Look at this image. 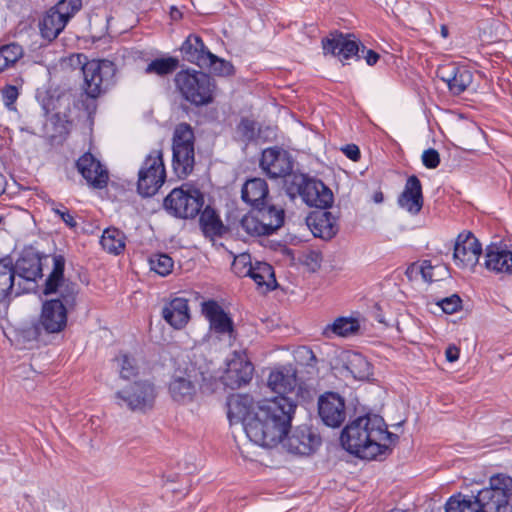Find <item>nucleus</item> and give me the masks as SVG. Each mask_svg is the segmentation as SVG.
<instances>
[{
	"label": "nucleus",
	"mask_w": 512,
	"mask_h": 512,
	"mask_svg": "<svg viewBox=\"0 0 512 512\" xmlns=\"http://www.w3.org/2000/svg\"><path fill=\"white\" fill-rule=\"evenodd\" d=\"M436 267L432 266L429 260H424L420 263H412L406 270V275L409 278L417 274H421L425 282L431 283L435 280L434 270Z\"/></svg>",
	"instance_id": "obj_46"
},
{
	"label": "nucleus",
	"mask_w": 512,
	"mask_h": 512,
	"mask_svg": "<svg viewBox=\"0 0 512 512\" xmlns=\"http://www.w3.org/2000/svg\"><path fill=\"white\" fill-rule=\"evenodd\" d=\"M166 179L161 151H153L147 156L138 173L137 190L144 197L155 195Z\"/></svg>",
	"instance_id": "obj_8"
},
{
	"label": "nucleus",
	"mask_w": 512,
	"mask_h": 512,
	"mask_svg": "<svg viewBox=\"0 0 512 512\" xmlns=\"http://www.w3.org/2000/svg\"><path fill=\"white\" fill-rule=\"evenodd\" d=\"M77 169L93 188L106 187L109 179L108 171L92 154L85 153L77 163Z\"/></svg>",
	"instance_id": "obj_20"
},
{
	"label": "nucleus",
	"mask_w": 512,
	"mask_h": 512,
	"mask_svg": "<svg viewBox=\"0 0 512 512\" xmlns=\"http://www.w3.org/2000/svg\"><path fill=\"white\" fill-rule=\"evenodd\" d=\"M343 367L356 380H367L372 375L370 362L360 353L346 351L342 354Z\"/></svg>",
	"instance_id": "obj_31"
},
{
	"label": "nucleus",
	"mask_w": 512,
	"mask_h": 512,
	"mask_svg": "<svg viewBox=\"0 0 512 512\" xmlns=\"http://www.w3.org/2000/svg\"><path fill=\"white\" fill-rule=\"evenodd\" d=\"M398 436L387 430L384 419L376 414L360 416L342 431L341 442L351 454L363 459H375L391 450Z\"/></svg>",
	"instance_id": "obj_2"
},
{
	"label": "nucleus",
	"mask_w": 512,
	"mask_h": 512,
	"mask_svg": "<svg viewBox=\"0 0 512 512\" xmlns=\"http://www.w3.org/2000/svg\"><path fill=\"white\" fill-rule=\"evenodd\" d=\"M360 329L359 321L352 317H338L331 324L323 328L322 335L331 339L337 337H349Z\"/></svg>",
	"instance_id": "obj_35"
},
{
	"label": "nucleus",
	"mask_w": 512,
	"mask_h": 512,
	"mask_svg": "<svg viewBox=\"0 0 512 512\" xmlns=\"http://www.w3.org/2000/svg\"><path fill=\"white\" fill-rule=\"evenodd\" d=\"M215 81L206 73L194 71V105H206L213 101Z\"/></svg>",
	"instance_id": "obj_33"
},
{
	"label": "nucleus",
	"mask_w": 512,
	"mask_h": 512,
	"mask_svg": "<svg viewBox=\"0 0 512 512\" xmlns=\"http://www.w3.org/2000/svg\"><path fill=\"white\" fill-rule=\"evenodd\" d=\"M81 7V0H60L45 13L40 21L41 35L49 41L54 40Z\"/></svg>",
	"instance_id": "obj_7"
},
{
	"label": "nucleus",
	"mask_w": 512,
	"mask_h": 512,
	"mask_svg": "<svg viewBox=\"0 0 512 512\" xmlns=\"http://www.w3.org/2000/svg\"><path fill=\"white\" fill-rule=\"evenodd\" d=\"M52 211L58 215L61 220L70 228H75L77 226V222L75 221L74 216L70 213L68 209H66L62 204H56L52 202Z\"/></svg>",
	"instance_id": "obj_51"
},
{
	"label": "nucleus",
	"mask_w": 512,
	"mask_h": 512,
	"mask_svg": "<svg viewBox=\"0 0 512 512\" xmlns=\"http://www.w3.org/2000/svg\"><path fill=\"white\" fill-rule=\"evenodd\" d=\"M170 16L173 20H178L182 17V14L177 8L172 7V9L170 11Z\"/></svg>",
	"instance_id": "obj_60"
},
{
	"label": "nucleus",
	"mask_w": 512,
	"mask_h": 512,
	"mask_svg": "<svg viewBox=\"0 0 512 512\" xmlns=\"http://www.w3.org/2000/svg\"><path fill=\"white\" fill-rule=\"evenodd\" d=\"M269 190L268 185L264 179L253 178L245 182L241 190L242 200L252 207H258L267 203V196Z\"/></svg>",
	"instance_id": "obj_32"
},
{
	"label": "nucleus",
	"mask_w": 512,
	"mask_h": 512,
	"mask_svg": "<svg viewBox=\"0 0 512 512\" xmlns=\"http://www.w3.org/2000/svg\"><path fill=\"white\" fill-rule=\"evenodd\" d=\"M14 268L15 275L17 274L19 279L25 281H35L42 275L41 260L35 254L21 257Z\"/></svg>",
	"instance_id": "obj_36"
},
{
	"label": "nucleus",
	"mask_w": 512,
	"mask_h": 512,
	"mask_svg": "<svg viewBox=\"0 0 512 512\" xmlns=\"http://www.w3.org/2000/svg\"><path fill=\"white\" fill-rule=\"evenodd\" d=\"M70 64L81 69L84 80L82 87L90 98H97L113 75V64L108 60H88L85 55L76 54L70 57Z\"/></svg>",
	"instance_id": "obj_4"
},
{
	"label": "nucleus",
	"mask_w": 512,
	"mask_h": 512,
	"mask_svg": "<svg viewBox=\"0 0 512 512\" xmlns=\"http://www.w3.org/2000/svg\"><path fill=\"white\" fill-rule=\"evenodd\" d=\"M178 66L179 60L175 57L157 58L147 65L145 73L165 76L176 70Z\"/></svg>",
	"instance_id": "obj_41"
},
{
	"label": "nucleus",
	"mask_w": 512,
	"mask_h": 512,
	"mask_svg": "<svg viewBox=\"0 0 512 512\" xmlns=\"http://www.w3.org/2000/svg\"><path fill=\"white\" fill-rule=\"evenodd\" d=\"M202 313L210 324V329L219 336L233 337L234 328L232 319L223 308L214 300L202 303Z\"/></svg>",
	"instance_id": "obj_21"
},
{
	"label": "nucleus",
	"mask_w": 512,
	"mask_h": 512,
	"mask_svg": "<svg viewBox=\"0 0 512 512\" xmlns=\"http://www.w3.org/2000/svg\"><path fill=\"white\" fill-rule=\"evenodd\" d=\"M164 320L175 329H182L190 320L189 300L175 298L162 309Z\"/></svg>",
	"instance_id": "obj_27"
},
{
	"label": "nucleus",
	"mask_w": 512,
	"mask_h": 512,
	"mask_svg": "<svg viewBox=\"0 0 512 512\" xmlns=\"http://www.w3.org/2000/svg\"><path fill=\"white\" fill-rule=\"evenodd\" d=\"M322 46L325 54L336 56L340 61L349 60L352 57L360 58V49L357 42L343 34H336L331 38L323 40ZM361 53H365L364 58L370 66L374 65L379 59L378 53L373 50H366L364 46L361 49Z\"/></svg>",
	"instance_id": "obj_11"
},
{
	"label": "nucleus",
	"mask_w": 512,
	"mask_h": 512,
	"mask_svg": "<svg viewBox=\"0 0 512 512\" xmlns=\"http://www.w3.org/2000/svg\"><path fill=\"white\" fill-rule=\"evenodd\" d=\"M297 404L289 396H277L258 402L253 419L247 423V437L263 447H275L291 428Z\"/></svg>",
	"instance_id": "obj_1"
},
{
	"label": "nucleus",
	"mask_w": 512,
	"mask_h": 512,
	"mask_svg": "<svg viewBox=\"0 0 512 512\" xmlns=\"http://www.w3.org/2000/svg\"><path fill=\"white\" fill-rule=\"evenodd\" d=\"M65 260L62 256H55L53 258V270L46 281L48 284V290H51L52 287H55V282L63 280V272H64Z\"/></svg>",
	"instance_id": "obj_49"
},
{
	"label": "nucleus",
	"mask_w": 512,
	"mask_h": 512,
	"mask_svg": "<svg viewBox=\"0 0 512 512\" xmlns=\"http://www.w3.org/2000/svg\"><path fill=\"white\" fill-rule=\"evenodd\" d=\"M398 205L412 215H417L423 206L422 185L415 176H410L398 198Z\"/></svg>",
	"instance_id": "obj_25"
},
{
	"label": "nucleus",
	"mask_w": 512,
	"mask_h": 512,
	"mask_svg": "<svg viewBox=\"0 0 512 512\" xmlns=\"http://www.w3.org/2000/svg\"><path fill=\"white\" fill-rule=\"evenodd\" d=\"M253 365L244 352H234L233 357L227 361V368L222 376L223 383L232 388H239L247 384L253 375Z\"/></svg>",
	"instance_id": "obj_14"
},
{
	"label": "nucleus",
	"mask_w": 512,
	"mask_h": 512,
	"mask_svg": "<svg viewBox=\"0 0 512 512\" xmlns=\"http://www.w3.org/2000/svg\"><path fill=\"white\" fill-rule=\"evenodd\" d=\"M6 180L5 177L0 174V196L5 192Z\"/></svg>",
	"instance_id": "obj_62"
},
{
	"label": "nucleus",
	"mask_w": 512,
	"mask_h": 512,
	"mask_svg": "<svg viewBox=\"0 0 512 512\" xmlns=\"http://www.w3.org/2000/svg\"><path fill=\"white\" fill-rule=\"evenodd\" d=\"M422 162L429 169L436 168L440 163L439 153L435 149L425 150L422 154Z\"/></svg>",
	"instance_id": "obj_53"
},
{
	"label": "nucleus",
	"mask_w": 512,
	"mask_h": 512,
	"mask_svg": "<svg viewBox=\"0 0 512 512\" xmlns=\"http://www.w3.org/2000/svg\"><path fill=\"white\" fill-rule=\"evenodd\" d=\"M100 243L108 253L118 255L125 249V236L117 228H107L102 234Z\"/></svg>",
	"instance_id": "obj_39"
},
{
	"label": "nucleus",
	"mask_w": 512,
	"mask_h": 512,
	"mask_svg": "<svg viewBox=\"0 0 512 512\" xmlns=\"http://www.w3.org/2000/svg\"><path fill=\"white\" fill-rule=\"evenodd\" d=\"M150 269L161 276L168 275L173 267V260L166 254H156L149 259Z\"/></svg>",
	"instance_id": "obj_47"
},
{
	"label": "nucleus",
	"mask_w": 512,
	"mask_h": 512,
	"mask_svg": "<svg viewBox=\"0 0 512 512\" xmlns=\"http://www.w3.org/2000/svg\"><path fill=\"white\" fill-rule=\"evenodd\" d=\"M485 267L495 273H512V251L497 245L486 248Z\"/></svg>",
	"instance_id": "obj_29"
},
{
	"label": "nucleus",
	"mask_w": 512,
	"mask_h": 512,
	"mask_svg": "<svg viewBox=\"0 0 512 512\" xmlns=\"http://www.w3.org/2000/svg\"><path fill=\"white\" fill-rule=\"evenodd\" d=\"M437 76L447 84L454 95L463 93L472 83V73L465 67L447 64L438 68Z\"/></svg>",
	"instance_id": "obj_22"
},
{
	"label": "nucleus",
	"mask_w": 512,
	"mask_h": 512,
	"mask_svg": "<svg viewBox=\"0 0 512 512\" xmlns=\"http://www.w3.org/2000/svg\"><path fill=\"white\" fill-rule=\"evenodd\" d=\"M321 444V438L309 426L301 425L294 428L284 442V447L289 453L309 456L313 454Z\"/></svg>",
	"instance_id": "obj_13"
},
{
	"label": "nucleus",
	"mask_w": 512,
	"mask_h": 512,
	"mask_svg": "<svg viewBox=\"0 0 512 512\" xmlns=\"http://www.w3.org/2000/svg\"><path fill=\"white\" fill-rule=\"evenodd\" d=\"M307 225L314 236L331 239L338 232L336 217L325 209L313 212L307 218Z\"/></svg>",
	"instance_id": "obj_26"
},
{
	"label": "nucleus",
	"mask_w": 512,
	"mask_h": 512,
	"mask_svg": "<svg viewBox=\"0 0 512 512\" xmlns=\"http://www.w3.org/2000/svg\"><path fill=\"white\" fill-rule=\"evenodd\" d=\"M240 227L251 236L269 235L258 213L257 216H244L240 222Z\"/></svg>",
	"instance_id": "obj_44"
},
{
	"label": "nucleus",
	"mask_w": 512,
	"mask_h": 512,
	"mask_svg": "<svg viewBox=\"0 0 512 512\" xmlns=\"http://www.w3.org/2000/svg\"><path fill=\"white\" fill-rule=\"evenodd\" d=\"M482 252L478 239L470 232L460 233L454 245L453 259L461 268H473Z\"/></svg>",
	"instance_id": "obj_15"
},
{
	"label": "nucleus",
	"mask_w": 512,
	"mask_h": 512,
	"mask_svg": "<svg viewBox=\"0 0 512 512\" xmlns=\"http://www.w3.org/2000/svg\"><path fill=\"white\" fill-rule=\"evenodd\" d=\"M382 199H383L382 194H377V195L375 196V201H376V202H381V201H382Z\"/></svg>",
	"instance_id": "obj_63"
},
{
	"label": "nucleus",
	"mask_w": 512,
	"mask_h": 512,
	"mask_svg": "<svg viewBox=\"0 0 512 512\" xmlns=\"http://www.w3.org/2000/svg\"><path fill=\"white\" fill-rule=\"evenodd\" d=\"M342 151L344 152V154L351 160L353 161H357L359 160L360 158V150L358 148V146L354 145V144H349V145H346Z\"/></svg>",
	"instance_id": "obj_56"
},
{
	"label": "nucleus",
	"mask_w": 512,
	"mask_h": 512,
	"mask_svg": "<svg viewBox=\"0 0 512 512\" xmlns=\"http://www.w3.org/2000/svg\"><path fill=\"white\" fill-rule=\"evenodd\" d=\"M296 355L298 358L305 359L307 361H315L316 357L311 349L308 347H301L296 351Z\"/></svg>",
	"instance_id": "obj_57"
},
{
	"label": "nucleus",
	"mask_w": 512,
	"mask_h": 512,
	"mask_svg": "<svg viewBox=\"0 0 512 512\" xmlns=\"http://www.w3.org/2000/svg\"><path fill=\"white\" fill-rule=\"evenodd\" d=\"M194 63L219 76H230L234 73L233 65L211 53L198 36H194Z\"/></svg>",
	"instance_id": "obj_18"
},
{
	"label": "nucleus",
	"mask_w": 512,
	"mask_h": 512,
	"mask_svg": "<svg viewBox=\"0 0 512 512\" xmlns=\"http://www.w3.org/2000/svg\"><path fill=\"white\" fill-rule=\"evenodd\" d=\"M176 90L181 97L187 101H192V73L189 69L178 72L174 79Z\"/></svg>",
	"instance_id": "obj_43"
},
{
	"label": "nucleus",
	"mask_w": 512,
	"mask_h": 512,
	"mask_svg": "<svg viewBox=\"0 0 512 512\" xmlns=\"http://www.w3.org/2000/svg\"><path fill=\"white\" fill-rule=\"evenodd\" d=\"M190 37L191 36H188L185 40V42L183 43V45L181 46V51L184 53V54H189L191 49H192V45L190 44Z\"/></svg>",
	"instance_id": "obj_59"
},
{
	"label": "nucleus",
	"mask_w": 512,
	"mask_h": 512,
	"mask_svg": "<svg viewBox=\"0 0 512 512\" xmlns=\"http://www.w3.org/2000/svg\"><path fill=\"white\" fill-rule=\"evenodd\" d=\"M483 512H512V478L503 474L492 476L489 487L478 492Z\"/></svg>",
	"instance_id": "obj_5"
},
{
	"label": "nucleus",
	"mask_w": 512,
	"mask_h": 512,
	"mask_svg": "<svg viewBox=\"0 0 512 512\" xmlns=\"http://www.w3.org/2000/svg\"><path fill=\"white\" fill-rule=\"evenodd\" d=\"M192 369L189 362L179 363L175 368L168 391L173 401L188 404L192 401Z\"/></svg>",
	"instance_id": "obj_16"
},
{
	"label": "nucleus",
	"mask_w": 512,
	"mask_h": 512,
	"mask_svg": "<svg viewBox=\"0 0 512 512\" xmlns=\"http://www.w3.org/2000/svg\"><path fill=\"white\" fill-rule=\"evenodd\" d=\"M44 293L46 295L52 293L57 294V298L50 299L49 301H59L64 306V309L69 310L72 309L76 304L78 286L69 280L63 279L55 282V287H52L51 290H48V284H46Z\"/></svg>",
	"instance_id": "obj_34"
},
{
	"label": "nucleus",
	"mask_w": 512,
	"mask_h": 512,
	"mask_svg": "<svg viewBox=\"0 0 512 512\" xmlns=\"http://www.w3.org/2000/svg\"><path fill=\"white\" fill-rule=\"evenodd\" d=\"M442 34H443L444 36H446V35H447V29H446L445 27H443V28H442Z\"/></svg>",
	"instance_id": "obj_64"
},
{
	"label": "nucleus",
	"mask_w": 512,
	"mask_h": 512,
	"mask_svg": "<svg viewBox=\"0 0 512 512\" xmlns=\"http://www.w3.org/2000/svg\"><path fill=\"white\" fill-rule=\"evenodd\" d=\"M461 302L458 295H452L440 300L437 304L446 314H453L461 307Z\"/></svg>",
	"instance_id": "obj_52"
},
{
	"label": "nucleus",
	"mask_w": 512,
	"mask_h": 512,
	"mask_svg": "<svg viewBox=\"0 0 512 512\" xmlns=\"http://www.w3.org/2000/svg\"><path fill=\"white\" fill-rule=\"evenodd\" d=\"M192 189L187 185L173 189L164 199V208L174 217L188 219L192 216Z\"/></svg>",
	"instance_id": "obj_24"
},
{
	"label": "nucleus",
	"mask_w": 512,
	"mask_h": 512,
	"mask_svg": "<svg viewBox=\"0 0 512 512\" xmlns=\"http://www.w3.org/2000/svg\"><path fill=\"white\" fill-rule=\"evenodd\" d=\"M256 405L249 395L235 394L227 399V417L231 424L242 423L247 434V423L253 419Z\"/></svg>",
	"instance_id": "obj_19"
},
{
	"label": "nucleus",
	"mask_w": 512,
	"mask_h": 512,
	"mask_svg": "<svg viewBox=\"0 0 512 512\" xmlns=\"http://www.w3.org/2000/svg\"><path fill=\"white\" fill-rule=\"evenodd\" d=\"M18 98V90L15 86H8L3 90V99L6 106H11Z\"/></svg>",
	"instance_id": "obj_54"
},
{
	"label": "nucleus",
	"mask_w": 512,
	"mask_h": 512,
	"mask_svg": "<svg viewBox=\"0 0 512 512\" xmlns=\"http://www.w3.org/2000/svg\"><path fill=\"white\" fill-rule=\"evenodd\" d=\"M194 206V216L199 215V228L206 238L214 240L226 232V227L214 207V199L208 192L194 188Z\"/></svg>",
	"instance_id": "obj_6"
},
{
	"label": "nucleus",
	"mask_w": 512,
	"mask_h": 512,
	"mask_svg": "<svg viewBox=\"0 0 512 512\" xmlns=\"http://www.w3.org/2000/svg\"><path fill=\"white\" fill-rule=\"evenodd\" d=\"M257 213L259 214L269 234L279 229L284 223V209L277 207L276 205H269L265 203L264 205L257 208Z\"/></svg>",
	"instance_id": "obj_37"
},
{
	"label": "nucleus",
	"mask_w": 512,
	"mask_h": 512,
	"mask_svg": "<svg viewBox=\"0 0 512 512\" xmlns=\"http://www.w3.org/2000/svg\"><path fill=\"white\" fill-rule=\"evenodd\" d=\"M173 169L179 178L192 172V129L186 123L179 124L174 131Z\"/></svg>",
	"instance_id": "obj_10"
},
{
	"label": "nucleus",
	"mask_w": 512,
	"mask_h": 512,
	"mask_svg": "<svg viewBox=\"0 0 512 512\" xmlns=\"http://www.w3.org/2000/svg\"><path fill=\"white\" fill-rule=\"evenodd\" d=\"M236 135L239 141L247 144L256 140L259 135V128L254 120L243 118L236 128Z\"/></svg>",
	"instance_id": "obj_42"
},
{
	"label": "nucleus",
	"mask_w": 512,
	"mask_h": 512,
	"mask_svg": "<svg viewBox=\"0 0 512 512\" xmlns=\"http://www.w3.org/2000/svg\"><path fill=\"white\" fill-rule=\"evenodd\" d=\"M7 68H9V65L6 62L4 55L0 51V72L4 71Z\"/></svg>",
	"instance_id": "obj_61"
},
{
	"label": "nucleus",
	"mask_w": 512,
	"mask_h": 512,
	"mask_svg": "<svg viewBox=\"0 0 512 512\" xmlns=\"http://www.w3.org/2000/svg\"><path fill=\"white\" fill-rule=\"evenodd\" d=\"M459 354H460L459 349L454 345L447 347V349L445 351L446 359L449 362H455L456 360H458Z\"/></svg>",
	"instance_id": "obj_58"
},
{
	"label": "nucleus",
	"mask_w": 512,
	"mask_h": 512,
	"mask_svg": "<svg viewBox=\"0 0 512 512\" xmlns=\"http://www.w3.org/2000/svg\"><path fill=\"white\" fill-rule=\"evenodd\" d=\"M321 260H322V256H321L320 252L310 251L306 255V262H307V264L312 266L313 270H316L317 268L320 267Z\"/></svg>",
	"instance_id": "obj_55"
},
{
	"label": "nucleus",
	"mask_w": 512,
	"mask_h": 512,
	"mask_svg": "<svg viewBox=\"0 0 512 512\" xmlns=\"http://www.w3.org/2000/svg\"><path fill=\"white\" fill-rule=\"evenodd\" d=\"M261 169L270 178H292L293 162L291 156L279 148H267L262 152L260 160Z\"/></svg>",
	"instance_id": "obj_12"
},
{
	"label": "nucleus",
	"mask_w": 512,
	"mask_h": 512,
	"mask_svg": "<svg viewBox=\"0 0 512 512\" xmlns=\"http://www.w3.org/2000/svg\"><path fill=\"white\" fill-rule=\"evenodd\" d=\"M158 389L149 379H140L128 383L115 392L116 404L132 412L145 413L153 409Z\"/></svg>",
	"instance_id": "obj_3"
},
{
	"label": "nucleus",
	"mask_w": 512,
	"mask_h": 512,
	"mask_svg": "<svg viewBox=\"0 0 512 512\" xmlns=\"http://www.w3.org/2000/svg\"><path fill=\"white\" fill-rule=\"evenodd\" d=\"M446 512H483V509L478 501V494L471 498L459 495L448 500Z\"/></svg>",
	"instance_id": "obj_40"
},
{
	"label": "nucleus",
	"mask_w": 512,
	"mask_h": 512,
	"mask_svg": "<svg viewBox=\"0 0 512 512\" xmlns=\"http://www.w3.org/2000/svg\"><path fill=\"white\" fill-rule=\"evenodd\" d=\"M318 413L325 425L339 427L346 419L345 401L339 394L327 392L318 400Z\"/></svg>",
	"instance_id": "obj_17"
},
{
	"label": "nucleus",
	"mask_w": 512,
	"mask_h": 512,
	"mask_svg": "<svg viewBox=\"0 0 512 512\" xmlns=\"http://www.w3.org/2000/svg\"><path fill=\"white\" fill-rule=\"evenodd\" d=\"M67 312L59 301H46L42 306L40 325L48 333L61 332L67 325Z\"/></svg>",
	"instance_id": "obj_23"
},
{
	"label": "nucleus",
	"mask_w": 512,
	"mask_h": 512,
	"mask_svg": "<svg viewBox=\"0 0 512 512\" xmlns=\"http://www.w3.org/2000/svg\"><path fill=\"white\" fill-rule=\"evenodd\" d=\"M296 385V371L290 367H283L269 374L268 386L279 396H288V394L293 393Z\"/></svg>",
	"instance_id": "obj_30"
},
{
	"label": "nucleus",
	"mask_w": 512,
	"mask_h": 512,
	"mask_svg": "<svg viewBox=\"0 0 512 512\" xmlns=\"http://www.w3.org/2000/svg\"><path fill=\"white\" fill-rule=\"evenodd\" d=\"M0 51L4 55L9 67L14 65L23 56L22 47L16 43L3 45Z\"/></svg>",
	"instance_id": "obj_50"
},
{
	"label": "nucleus",
	"mask_w": 512,
	"mask_h": 512,
	"mask_svg": "<svg viewBox=\"0 0 512 512\" xmlns=\"http://www.w3.org/2000/svg\"><path fill=\"white\" fill-rule=\"evenodd\" d=\"M20 281L15 284V268L10 258L0 260V302H5L12 295L21 294Z\"/></svg>",
	"instance_id": "obj_28"
},
{
	"label": "nucleus",
	"mask_w": 512,
	"mask_h": 512,
	"mask_svg": "<svg viewBox=\"0 0 512 512\" xmlns=\"http://www.w3.org/2000/svg\"><path fill=\"white\" fill-rule=\"evenodd\" d=\"M248 276L264 291H270L276 287L274 271L268 263L256 262Z\"/></svg>",
	"instance_id": "obj_38"
},
{
	"label": "nucleus",
	"mask_w": 512,
	"mask_h": 512,
	"mask_svg": "<svg viewBox=\"0 0 512 512\" xmlns=\"http://www.w3.org/2000/svg\"><path fill=\"white\" fill-rule=\"evenodd\" d=\"M292 184L295 185V189L288 187L289 194L292 195L294 191L298 192L303 201L309 206L323 210L333 202L331 190L319 180L306 179L303 174H299L293 176Z\"/></svg>",
	"instance_id": "obj_9"
},
{
	"label": "nucleus",
	"mask_w": 512,
	"mask_h": 512,
	"mask_svg": "<svg viewBox=\"0 0 512 512\" xmlns=\"http://www.w3.org/2000/svg\"><path fill=\"white\" fill-rule=\"evenodd\" d=\"M115 361L119 368V374L122 379L129 380L138 374V365L134 357L128 354L119 355Z\"/></svg>",
	"instance_id": "obj_45"
},
{
	"label": "nucleus",
	"mask_w": 512,
	"mask_h": 512,
	"mask_svg": "<svg viewBox=\"0 0 512 512\" xmlns=\"http://www.w3.org/2000/svg\"><path fill=\"white\" fill-rule=\"evenodd\" d=\"M252 268L253 264L251 262V256L246 253H242L235 257L232 263L233 272L240 277L248 276Z\"/></svg>",
	"instance_id": "obj_48"
}]
</instances>
